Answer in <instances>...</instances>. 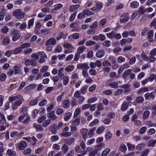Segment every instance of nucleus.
I'll list each match as a JSON object with an SVG mask.
<instances>
[{"mask_svg": "<svg viewBox=\"0 0 156 156\" xmlns=\"http://www.w3.org/2000/svg\"><path fill=\"white\" fill-rule=\"evenodd\" d=\"M12 15L16 19H20L23 18L25 15V12H22L20 9L15 10L12 13Z\"/></svg>", "mask_w": 156, "mask_h": 156, "instance_id": "nucleus-1", "label": "nucleus"}, {"mask_svg": "<svg viewBox=\"0 0 156 156\" xmlns=\"http://www.w3.org/2000/svg\"><path fill=\"white\" fill-rule=\"evenodd\" d=\"M10 34L12 37V40L13 41H15L19 39L20 36L21 34L19 30H12Z\"/></svg>", "mask_w": 156, "mask_h": 156, "instance_id": "nucleus-2", "label": "nucleus"}, {"mask_svg": "<svg viewBox=\"0 0 156 156\" xmlns=\"http://www.w3.org/2000/svg\"><path fill=\"white\" fill-rule=\"evenodd\" d=\"M128 16V13L123 14L122 16V18L120 19V22L124 23L128 21L129 19V17Z\"/></svg>", "mask_w": 156, "mask_h": 156, "instance_id": "nucleus-3", "label": "nucleus"}, {"mask_svg": "<svg viewBox=\"0 0 156 156\" xmlns=\"http://www.w3.org/2000/svg\"><path fill=\"white\" fill-rule=\"evenodd\" d=\"M77 68L79 69H82L83 70H87L89 67L88 65L86 63H81L77 65Z\"/></svg>", "mask_w": 156, "mask_h": 156, "instance_id": "nucleus-4", "label": "nucleus"}, {"mask_svg": "<svg viewBox=\"0 0 156 156\" xmlns=\"http://www.w3.org/2000/svg\"><path fill=\"white\" fill-rule=\"evenodd\" d=\"M47 117L52 120L57 119H58V117L55 115L54 111H51L48 113Z\"/></svg>", "mask_w": 156, "mask_h": 156, "instance_id": "nucleus-5", "label": "nucleus"}, {"mask_svg": "<svg viewBox=\"0 0 156 156\" xmlns=\"http://www.w3.org/2000/svg\"><path fill=\"white\" fill-rule=\"evenodd\" d=\"M56 43V39L51 37L48 39L46 42L45 45L46 46H48L49 45H55Z\"/></svg>", "mask_w": 156, "mask_h": 156, "instance_id": "nucleus-6", "label": "nucleus"}, {"mask_svg": "<svg viewBox=\"0 0 156 156\" xmlns=\"http://www.w3.org/2000/svg\"><path fill=\"white\" fill-rule=\"evenodd\" d=\"M144 97L146 100H148L150 99L154 100L155 98L154 92H152L150 93H147L145 94Z\"/></svg>", "mask_w": 156, "mask_h": 156, "instance_id": "nucleus-7", "label": "nucleus"}, {"mask_svg": "<svg viewBox=\"0 0 156 156\" xmlns=\"http://www.w3.org/2000/svg\"><path fill=\"white\" fill-rule=\"evenodd\" d=\"M24 134L23 132H21L20 133H18V132L17 131H13L10 133V135L11 137H16L22 136Z\"/></svg>", "mask_w": 156, "mask_h": 156, "instance_id": "nucleus-8", "label": "nucleus"}, {"mask_svg": "<svg viewBox=\"0 0 156 156\" xmlns=\"http://www.w3.org/2000/svg\"><path fill=\"white\" fill-rule=\"evenodd\" d=\"M27 144L25 141H22L20 142L17 145V147L20 150H23L27 147Z\"/></svg>", "mask_w": 156, "mask_h": 156, "instance_id": "nucleus-9", "label": "nucleus"}, {"mask_svg": "<svg viewBox=\"0 0 156 156\" xmlns=\"http://www.w3.org/2000/svg\"><path fill=\"white\" fill-rule=\"evenodd\" d=\"M153 36L154 33L153 30H150L148 32L147 36L148 41L150 42H151L154 41Z\"/></svg>", "mask_w": 156, "mask_h": 156, "instance_id": "nucleus-10", "label": "nucleus"}, {"mask_svg": "<svg viewBox=\"0 0 156 156\" xmlns=\"http://www.w3.org/2000/svg\"><path fill=\"white\" fill-rule=\"evenodd\" d=\"M33 127L36 129V130L39 132H42L44 130L43 127L40 124L34 123L33 125Z\"/></svg>", "mask_w": 156, "mask_h": 156, "instance_id": "nucleus-11", "label": "nucleus"}, {"mask_svg": "<svg viewBox=\"0 0 156 156\" xmlns=\"http://www.w3.org/2000/svg\"><path fill=\"white\" fill-rule=\"evenodd\" d=\"M79 7L80 5L78 4L72 5L69 6V10L71 12H74L76 11Z\"/></svg>", "mask_w": 156, "mask_h": 156, "instance_id": "nucleus-12", "label": "nucleus"}, {"mask_svg": "<svg viewBox=\"0 0 156 156\" xmlns=\"http://www.w3.org/2000/svg\"><path fill=\"white\" fill-rule=\"evenodd\" d=\"M105 53L104 50L98 51L96 53V56L99 58L103 57L105 55Z\"/></svg>", "mask_w": 156, "mask_h": 156, "instance_id": "nucleus-13", "label": "nucleus"}, {"mask_svg": "<svg viewBox=\"0 0 156 156\" xmlns=\"http://www.w3.org/2000/svg\"><path fill=\"white\" fill-rule=\"evenodd\" d=\"M129 104L126 101H124L121 105V110L123 111L126 110Z\"/></svg>", "mask_w": 156, "mask_h": 156, "instance_id": "nucleus-14", "label": "nucleus"}, {"mask_svg": "<svg viewBox=\"0 0 156 156\" xmlns=\"http://www.w3.org/2000/svg\"><path fill=\"white\" fill-rule=\"evenodd\" d=\"M88 130L85 128L83 129L80 130V133L82 135L83 138L85 140L87 135Z\"/></svg>", "mask_w": 156, "mask_h": 156, "instance_id": "nucleus-15", "label": "nucleus"}, {"mask_svg": "<svg viewBox=\"0 0 156 156\" xmlns=\"http://www.w3.org/2000/svg\"><path fill=\"white\" fill-rule=\"evenodd\" d=\"M130 87V85L129 84H125L122 85L121 88H123L124 90V93H126L129 92L130 90L129 87Z\"/></svg>", "mask_w": 156, "mask_h": 156, "instance_id": "nucleus-16", "label": "nucleus"}, {"mask_svg": "<svg viewBox=\"0 0 156 156\" xmlns=\"http://www.w3.org/2000/svg\"><path fill=\"white\" fill-rule=\"evenodd\" d=\"M132 70L130 69H128L125 71L122 74V77L125 79L126 80V78L128 76V75L131 73Z\"/></svg>", "mask_w": 156, "mask_h": 156, "instance_id": "nucleus-17", "label": "nucleus"}, {"mask_svg": "<svg viewBox=\"0 0 156 156\" xmlns=\"http://www.w3.org/2000/svg\"><path fill=\"white\" fill-rule=\"evenodd\" d=\"M104 146L103 143H101L97 144L94 147V150L98 152V151L101 150L102 147Z\"/></svg>", "mask_w": 156, "mask_h": 156, "instance_id": "nucleus-18", "label": "nucleus"}, {"mask_svg": "<svg viewBox=\"0 0 156 156\" xmlns=\"http://www.w3.org/2000/svg\"><path fill=\"white\" fill-rule=\"evenodd\" d=\"M22 98V96L21 95H18L17 96L14 97H11L9 98V101L11 102H12L13 101L18 100V99Z\"/></svg>", "mask_w": 156, "mask_h": 156, "instance_id": "nucleus-19", "label": "nucleus"}, {"mask_svg": "<svg viewBox=\"0 0 156 156\" xmlns=\"http://www.w3.org/2000/svg\"><path fill=\"white\" fill-rule=\"evenodd\" d=\"M57 127L56 124H55L52 125L50 128V130L53 134H55L57 133L56 128Z\"/></svg>", "mask_w": 156, "mask_h": 156, "instance_id": "nucleus-20", "label": "nucleus"}, {"mask_svg": "<svg viewBox=\"0 0 156 156\" xmlns=\"http://www.w3.org/2000/svg\"><path fill=\"white\" fill-rule=\"evenodd\" d=\"M74 141L75 139L74 138H69L64 140L65 142L68 145L71 144L74 142Z\"/></svg>", "mask_w": 156, "mask_h": 156, "instance_id": "nucleus-21", "label": "nucleus"}, {"mask_svg": "<svg viewBox=\"0 0 156 156\" xmlns=\"http://www.w3.org/2000/svg\"><path fill=\"white\" fill-rule=\"evenodd\" d=\"M74 69V66L73 65H69L65 69L66 72H72Z\"/></svg>", "mask_w": 156, "mask_h": 156, "instance_id": "nucleus-22", "label": "nucleus"}, {"mask_svg": "<svg viewBox=\"0 0 156 156\" xmlns=\"http://www.w3.org/2000/svg\"><path fill=\"white\" fill-rule=\"evenodd\" d=\"M80 122V119L78 118H77L73 120L71 122V123L72 125L73 126H77L79 125Z\"/></svg>", "mask_w": 156, "mask_h": 156, "instance_id": "nucleus-23", "label": "nucleus"}, {"mask_svg": "<svg viewBox=\"0 0 156 156\" xmlns=\"http://www.w3.org/2000/svg\"><path fill=\"white\" fill-rule=\"evenodd\" d=\"M86 49V48L84 46H81L79 47L77 50V53L79 54H80L83 53L84 50Z\"/></svg>", "mask_w": 156, "mask_h": 156, "instance_id": "nucleus-24", "label": "nucleus"}, {"mask_svg": "<svg viewBox=\"0 0 156 156\" xmlns=\"http://www.w3.org/2000/svg\"><path fill=\"white\" fill-rule=\"evenodd\" d=\"M150 112L148 110L144 111L143 115V119L144 120L146 119L149 116Z\"/></svg>", "mask_w": 156, "mask_h": 156, "instance_id": "nucleus-25", "label": "nucleus"}, {"mask_svg": "<svg viewBox=\"0 0 156 156\" xmlns=\"http://www.w3.org/2000/svg\"><path fill=\"white\" fill-rule=\"evenodd\" d=\"M111 149L109 148H107L103 151L101 153L102 156H107L110 153Z\"/></svg>", "mask_w": 156, "mask_h": 156, "instance_id": "nucleus-26", "label": "nucleus"}, {"mask_svg": "<svg viewBox=\"0 0 156 156\" xmlns=\"http://www.w3.org/2000/svg\"><path fill=\"white\" fill-rule=\"evenodd\" d=\"M108 86L113 88H117L119 87L118 84L115 82H112L108 84Z\"/></svg>", "mask_w": 156, "mask_h": 156, "instance_id": "nucleus-27", "label": "nucleus"}, {"mask_svg": "<svg viewBox=\"0 0 156 156\" xmlns=\"http://www.w3.org/2000/svg\"><path fill=\"white\" fill-rule=\"evenodd\" d=\"M69 150V147L66 144H64L63 145L62 147V151L65 154H66L68 151Z\"/></svg>", "mask_w": 156, "mask_h": 156, "instance_id": "nucleus-28", "label": "nucleus"}, {"mask_svg": "<svg viewBox=\"0 0 156 156\" xmlns=\"http://www.w3.org/2000/svg\"><path fill=\"white\" fill-rule=\"evenodd\" d=\"M69 101L68 100H65L62 103L64 108H68L69 107Z\"/></svg>", "mask_w": 156, "mask_h": 156, "instance_id": "nucleus-29", "label": "nucleus"}, {"mask_svg": "<svg viewBox=\"0 0 156 156\" xmlns=\"http://www.w3.org/2000/svg\"><path fill=\"white\" fill-rule=\"evenodd\" d=\"M130 5L132 8H137L139 6V3L136 1H133L130 3Z\"/></svg>", "mask_w": 156, "mask_h": 156, "instance_id": "nucleus-30", "label": "nucleus"}, {"mask_svg": "<svg viewBox=\"0 0 156 156\" xmlns=\"http://www.w3.org/2000/svg\"><path fill=\"white\" fill-rule=\"evenodd\" d=\"M72 113L70 112H68L66 114L64 117L65 120L66 121H68L72 116Z\"/></svg>", "mask_w": 156, "mask_h": 156, "instance_id": "nucleus-31", "label": "nucleus"}, {"mask_svg": "<svg viewBox=\"0 0 156 156\" xmlns=\"http://www.w3.org/2000/svg\"><path fill=\"white\" fill-rule=\"evenodd\" d=\"M71 133L69 132H66L65 131H63L60 133L61 135L62 136L65 137H69L71 136Z\"/></svg>", "mask_w": 156, "mask_h": 156, "instance_id": "nucleus-32", "label": "nucleus"}, {"mask_svg": "<svg viewBox=\"0 0 156 156\" xmlns=\"http://www.w3.org/2000/svg\"><path fill=\"white\" fill-rule=\"evenodd\" d=\"M112 136V133L108 131L106 132L105 134V138L106 140H110Z\"/></svg>", "mask_w": 156, "mask_h": 156, "instance_id": "nucleus-33", "label": "nucleus"}, {"mask_svg": "<svg viewBox=\"0 0 156 156\" xmlns=\"http://www.w3.org/2000/svg\"><path fill=\"white\" fill-rule=\"evenodd\" d=\"M88 86L86 85H84L80 89V92L83 94L86 93Z\"/></svg>", "mask_w": 156, "mask_h": 156, "instance_id": "nucleus-34", "label": "nucleus"}, {"mask_svg": "<svg viewBox=\"0 0 156 156\" xmlns=\"http://www.w3.org/2000/svg\"><path fill=\"white\" fill-rule=\"evenodd\" d=\"M49 29L47 28L42 29L41 31V34L43 35H47L49 34Z\"/></svg>", "mask_w": 156, "mask_h": 156, "instance_id": "nucleus-35", "label": "nucleus"}, {"mask_svg": "<svg viewBox=\"0 0 156 156\" xmlns=\"http://www.w3.org/2000/svg\"><path fill=\"white\" fill-rule=\"evenodd\" d=\"M34 23V18L30 19L28 23V28L30 29L33 27Z\"/></svg>", "mask_w": 156, "mask_h": 156, "instance_id": "nucleus-36", "label": "nucleus"}, {"mask_svg": "<svg viewBox=\"0 0 156 156\" xmlns=\"http://www.w3.org/2000/svg\"><path fill=\"white\" fill-rule=\"evenodd\" d=\"M51 123L50 119H48L45 120L42 123V126L44 127H47Z\"/></svg>", "mask_w": 156, "mask_h": 156, "instance_id": "nucleus-37", "label": "nucleus"}, {"mask_svg": "<svg viewBox=\"0 0 156 156\" xmlns=\"http://www.w3.org/2000/svg\"><path fill=\"white\" fill-rule=\"evenodd\" d=\"M63 46L65 48H69L70 49H73V47L72 45L66 42L64 43Z\"/></svg>", "mask_w": 156, "mask_h": 156, "instance_id": "nucleus-38", "label": "nucleus"}, {"mask_svg": "<svg viewBox=\"0 0 156 156\" xmlns=\"http://www.w3.org/2000/svg\"><path fill=\"white\" fill-rule=\"evenodd\" d=\"M148 89L146 87H143L137 91L138 94H140L142 92H147L148 91Z\"/></svg>", "mask_w": 156, "mask_h": 156, "instance_id": "nucleus-39", "label": "nucleus"}, {"mask_svg": "<svg viewBox=\"0 0 156 156\" xmlns=\"http://www.w3.org/2000/svg\"><path fill=\"white\" fill-rule=\"evenodd\" d=\"M23 100V98L22 97V98L18 99V100H16L17 101L14 102V105L18 106H19L22 104Z\"/></svg>", "mask_w": 156, "mask_h": 156, "instance_id": "nucleus-40", "label": "nucleus"}, {"mask_svg": "<svg viewBox=\"0 0 156 156\" xmlns=\"http://www.w3.org/2000/svg\"><path fill=\"white\" fill-rule=\"evenodd\" d=\"M98 25V23L97 21L94 22L92 25L90 26V27L93 29H97Z\"/></svg>", "mask_w": 156, "mask_h": 156, "instance_id": "nucleus-41", "label": "nucleus"}, {"mask_svg": "<svg viewBox=\"0 0 156 156\" xmlns=\"http://www.w3.org/2000/svg\"><path fill=\"white\" fill-rule=\"evenodd\" d=\"M80 108H77L75 110L74 114V118L77 117L80 114Z\"/></svg>", "mask_w": 156, "mask_h": 156, "instance_id": "nucleus-42", "label": "nucleus"}, {"mask_svg": "<svg viewBox=\"0 0 156 156\" xmlns=\"http://www.w3.org/2000/svg\"><path fill=\"white\" fill-rule=\"evenodd\" d=\"M13 69L14 70V72L15 74H19L20 73V68L17 66H14L13 68Z\"/></svg>", "mask_w": 156, "mask_h": 156, "instance_id": "nucleus-43", "label": "nucleus"}, {"mask_svg": "<svg viewBox=\"0 0 156 156\" xmlns=\"http://www.w3.org/2000/svg\"><path fill=\"white\" fill-rule=\"evenodd\" d=\"M156 143V140H151L149 141L147 144V146L148 147H153L154 145Z\"/></svg>", "mask_w": 156, "mask_h": 156, "instance_id": "nucleus-44", "label": "nucleus"}, {"mask_svg": "<svg viewBox=\"0 0 156 156\" xmlns=\"http://www.w3.org/2000/svg\"><path fill=\"white\" fill-rule=\"evenodd\" d=\"M80 34L77 33H74L71 36H69L68 38H70L71 37L73 39H77L79 37Z\"/></svg>", "mask_w": 156, "mask_h": 156, "instance_id": "nucleus-45", "label": "nucleus"}, {"mask_svg": "<svg viewBox=\"0 0 156 156\" xmlns=\"http://www.w3.org/2000/svg\"><path fill=\"white\" fill-rule=\"evenodd\" d=\"M89 74L92 76H95L97 74L96 71L94 69H91L89 70Z\"/></svg>", "mask_w": 156, "mask_h": 156, "instance_id": "nucleus-46", "label": "nucleus"}, {"mask_svg": "<svg viewBox=\"0 0 156 156\" xmlns=\"http://www.w3.org/2000/svg\"><path fill=\"white\" fill-rule=\"evenodd\" d=\"M136 101L137 103H140L144 101V98L142 97L138 96L136 98Z\"/></svg>", "mask_w": 156, "mask_h": 156, "instance_id": "nucleus-47", "label": "nucleus"}, {"mask_svg": "<svg viewBox=\"0 0 156 156\" xmlns=\"http://www.w3.org/2000/svg\"><path fill=\"white\" fill-rule=\"evenodd\" d=\"M69 82V78L68 77L66 76L63 78V84L66 86L67 85Z\"/></svg>", "mask_w": 156, "mask_h": 156, "instance_id": "nucleus-48", "label": "nucleus"}, {"mask_svg": "<svg viewBox=\"0 0 156 156\" xmlns=\"http://www.w3.org/2000/svg\"><path fill=\"white\" fill-rule=\"evenodd\" d=\"M10 43L9 39L8 37H6L4 38L2 41V44L5 45L8 44Z\"/></svg>", "mask_w": 156, "mask_h": 156, "instance_id": "nucleus-49", "label": "nucleus"}, {"mask_svg": "<svg viewBox=\"0 0 156 156\" xmlns=\"http://www.w3.org/2000/svg\"><path fill=\"white\" fill-rule=\"evenodd\" d=\"M141 56L142 58L144 61H148L149 60V58L146 55L145 53L143 52L141 54Z\"/></svg>", "mask_w": 156, "mask_h": 156, "instance_id": "nucleus-50", "label": "nucleus"}, {"mask_svg": "<svg viewBox=\"0 0 156 156\" xmlns=\"http://www.w3.org/2000/svg\"><path fill=\"white\" fill-rule=\"evenodd\" d=\"M27 27V25L26 23L24 22L20 25L19 28L21 30H24Z\"/></svg>", "mask_w": 156, "mask_h": 156, "instance_id": "nucleus-51", "label": "nucleus"}, {"mask_svg": "<svg viewBox=\"0 0 156 156\" xmlns=\"http://www.w3.org/2000/svg\"><path fill=\"white\" fill-rule=\"evenodd\" d=\"M96 43V42L92 40H88L86 43L85 45L87 46H90L94 45Z\"/></svg>", "mask_w": 156, "mask_h": 156, "instance_id": "nucleus-52", "label": "nucleus"}, {"mask_svg": "<svg viewBox=\"0 0 156 156\" xmlns=\"http://www.w3.org/2000/svg\"><path fill=\"white\" fill-rule=\"evenodd\" d=\"M147 130V128L146 126L142 127L139 130V133L140 134L144 133Z\"/></svg>", "mask_w": 156, "mask_h": 156, "instance_id": "nucleus-53", "label": "nucleus"}, {"mask_svg": "<svg viewBox=\"0 0 156 156\" xmlns=\"http://www.w3.org/2000/svg\"><path fill=\"white\" fill-rule=\"evenodd\" d=\"M155 132V130L154 128H151L148 130L147 133L148 135H152L154 134Z\"/></svg>", "mask_w": 156, "mask_h": 156, "instance_id": "nucleus-54", "label": "nucleus"}, {"mask_svg": "<svg viewBox=\"0 0 156 156\" xmlns=\"http://www.w3.org/2000/svg\"><path fill=\"white\" fill-rule=\"evenodd\" d=\"M71 79L74 80H76L78 79V75L77 73H73L71 76Z\"/></svg>", "mask_w": 156, "mask_h": 156, "instance_id": "nucleus-55", "label": "nucleus"}, {"mask_svg": "<svg viewBox=\"0 0 156 156\" xmlns=\"http://www.w3.org/2000/svg\"><path fill=\"white\" fill-rule=\"evenodd\" d=\"M38 102L37 99H34L30 101L29 102V105L30 106H34L36 105Z\"/></svg>", "mask_w": 156, "mask_h": 156, "instance_id": "nucleus-56", "label": "nucleus"}, {"mask_svg": "<svg viewBox=\"0 0 156 156\" xmlns=\"http://www.w3.org/2000/svg\"><path fill=\"white\" fill-rule=\"evenodd\" d=\"M62 7L63 5L62 4L60 3L58 4L55 5L54 9L55 10H57L62 8Z\"/></svg>", "mask_w": 156, "mask_h": 156, "instance_id": "nucleus-57", "label": "nucleus"}, {"mask_svg": "<svg viewBox=\"0 0 156 156\" xmlns=\"http://www.w3.org/2000/svg\"><path fill=\"white\" fill-rule=\"evenodd\" d=\"M99 120L98 119H95L93 122L89 123V125L91 126H93L99 123Z\"/></svg>", "mask_w": 156, "mask_h": 156, "instance_id": "nucleus-58", "label": "nucleus"}, {"mask_svg": "<svg viewBox=\"0 0 156 156\" xmlns=\"http://www.w3.org/2000/svg\"><path fill=\"white\" fill-rule=\"evenodd\" d=\"M105 128L103 126L100 127L96 130V132L98 134H100L102 133L105 130Z\"/></svg>", "mask_w": 156, "mask_h": 156, "instance_id": "nucleus-59", "label": "nucleus"}, {"mask_svg": "<svg viewBox=\"0 0 156 156\" xmlns=\"http://www.w3.org/2000/svg\"><path fill=\"white\" fill-rule=\"evenodd\" d=\"M21 51V48L20 47H18L16 48L13 50L12 52L14 54H17L19 53Z\"/></svg>", "mask_w": 156, "mask_h": 156, "instance_id": "nucleus-60", "label": "nucleus"}, {"mask_svg": "<svg viewBox=\"0 0 156 156\" xmlns=\"http://www.w3.org/2000/svg\"><path fill=\"white\" fill-rule=\"evenodd\" d=\"M6 78V75L4 73H2L0 76V80L1 81H5Z\"/></svg>", "mask_w": 156, "mask_h": 156, "instance_id": "nucleus-61", "label": "nucleus"}, {"mask_svg": "<svg viewBox=\"0 0 156 156\" xmlns=\"http://www.w3.org/2000/svg\"><path fill=\"white\" fill-rule=\"evenodd\" d=\"M46 119L45 115H44L41 117H40L38 118L37 120V122L39 123H42Z\"/></svg>", "mask_w": 156, "mask_h": 156, "instance_id": "nucleus-62", "label": "nucleus"}, {"mask_svg": "<svg viewBox=\"0 0 156 156\" xmlns=\"http://www.w3.org/2000/svg\"><path fill=\"white\" fill-rule=\"evenodd\" d=\"M124 92V90L123 89H118L115 93V96H118L120 95Z\"/></svg>", "mask_w": 156, "mask_h": 156, "instance_id": "nucleus-63", "label": "nucleus"}, {"mask_svg": "<svg viewBox=\"0 0 156 156\" xmlns=\"http://www.w3.org/2000/svg\"><path fill=\"white\" fill-rule=\"evenodd\" d=\"M8 28L7 26H5L1 29V32L4 34L7 33L8 31Z\"/></svg>", "mask_w": 156, "mask_h": 156, "instance_id": "nucleus-64", "label": "nucleus"}]
</instances>
